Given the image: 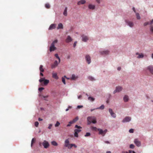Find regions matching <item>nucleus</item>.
Here are the masks:
<instances>
[{"label":"nucleus","instance_id":"obj_18","mask_svg":"<svg viewBox=\"0 0 153 153\" xmlns=\"http://www.w3.org/2000/svg\"><path fill=\"white\" fill-rule=\"evenodd\" d=\"M56 25L55 24H52L50 26L48 29L49 30H52L54 29L56 27Z\"/></svg>","mask_w":153,"mask_h":153},{"label":"nucleus","instance_id":"obj_4","mask_svg":"<svg viewBox=\"0 0 153 153\" xmlns=\"http://www.w3.org/2000/svg\"><path fill=\"white\" fill-rule=\"evenodd\" d=\"M42 145L43 146L44 148L45 149L48 148L49 146V144L48 142L45 140H44L42 143L41 142L39 143V145L40 146H41Z\"/></svg>","mask_w":153,"mask_h":153},{"label":"nucleus","instance_id":"obj_56","mask_svg":"<svg viewBox=\"0 0 153 153\" xmlns=\"http://www.w3.org/2000/svg\"><path fill=\"white\" fill-rule=\"evenodd\" d=\"M133 11L135 13H136V10H135L134 7L133 8Z\"/></svg>","mask_w":153,"mask_h":153},{"label":"nucleus","instance_id":"obj_6","mask_svg":"<svg viewBox=\"0 0 153 153\" xmlns=\"http://www.w3.org/2000/svg\"><path fill=\"white\" fill-rule=\"evenodd\" d=\"M131 117H126L125 118L122 120L123 123L128 122L131 120Z\"/></svg>","mask_w":153,"mask_h":153},{"label":"nucleus","instance_id":"obj_55","mask_svg":"<svg viewBox=\"0 0 153 153\" xmlns=\"http://www.w3.org/2000/svg\"><path fill=\"white\" fill-rule=\"evenodd\" d=\"M96 1L99 4L100 3V0H96Z\"/></svg>","mask_w":153,"mask_h":153},{"label":"nucleus","instance_id":"obj_44","mask_svg":"<svg viewBox=\"0 0 153 153\" xmlns=\"http://www.w3.org/2000/svg\"><path fill=\"white\" fill-rule=\"evenodd\" d=\"M39 123L38 122H36L35 123V125L36 127H38V125H39Z\"/></svg>","mask_w":153,"mask_h":153},{"label":"nucleus","instance_id":"obj_50","mask_svg":"<svg viewBox=\"0 0 153 153\" xmlns=\"http://www.w3.org/2000/svg\"><path fill=\"white\" fill-rule=\"evenodd\" d=\"M77 43V42H75L74 44V45H73V46L74 47V48L76 46V44Z\"/></svg>","mask_w":153,"mask_h":153},{"label":"nucleus","instance_id":"obj_42","mask_svg":"<svg viewBox=\"0 0 153 153\" xmlns=\"http://www.w3.org/2000/svg\"><path fill=\"white\" fill-rule=\"evenodd\" d=\"M75 132H74V136L75 137H78V133H77V132H76L75 131H74Z\"/></svg>","mask_w":153,"mask_h":153},{"label":"nucleus","instance_id":"obj_48","mask_svg":"<svg viewBox=\"0 0 153 153\" xmlns=\"http://www.w3.org/2000/svg\"><path fill=\"white\" fill-rule=\"evenodd\" d=\"M149 24H150V23H149V22H146L144 23V26H146Z\"/></svg>","mask_w":153,"mask_h":153},{"label":"nucleus","instance_id":"obj_13","mask_svg":"<svg viewBox=\"0 0 153 153\" xmlns=\"http://www.w3.org/2000/svg\"><path fill=\"white\" fill-rule=\"evenodd\" d=\"M109 111L112 117L114 118L116 117V115L115 113L113 112L112 109L110 108L109 109Z\"/></svg>","mask_w":153,"mask_h":153},{"label":"nucleus","instance_id":"obj_27","mask_svg":"<svg viewBox=\"0 0 153 153\" xmlns=\"http://www.w3.org/2000/svg\"><path fill=\"white\" fill-rule=\"evenodd\" d=\"M43 66L40 65L39 67V70L41 72H43L44 71V69L43 68Z\"/></svg>","mask_w":153,"mask_h":153},{"label":"nucleus","instance_id":"obj_40","mask_svg":"<svg viewBox=\"0 0 153 153\" xmlns=\"http://www.w3.org/2000/svg\"><path fill=\"white\" fill-rule=\"evenodd\" d=\"M91 134L90 133L87 132L86 133V134L85 135V137L89 136H90Z\"/></svg>","mask_w":153,"mask_h":153},{"label":"nucleus","instance_id":"obj_2","mask_svg":"<svg viewBox=\"0 0 153 153\" xmlns=\"http://www.w3.org/2000/svg\"><path fill=\"white\" fill-rule=\"evenodd\" d=\"M58 40L56 39L54 41L51 43V45L50 47V52L54 51L56 49V48L55 47V44L57 42Z\"/></svg>","mask_w":153,"mask_h":153},{"label":"nucleus","instance_id":"obj_9","mask_svg":"<svg viewBox=\"0 0 153 153\" xmlns=\"http://www.w3.org/2000/svg\"><path fill=\"white\" fill-rule=\"evenodd\" d=\"M69 141L68 139H66L65 141V146L66 147H68L69 149V147H70L71 144H69Z\"/></svg>","mask_w":153,"mask_h":153},{"label":"nucleus","instance_id":"obj_57","mask_svg":"<svg viewBox=\"0 0 153 153\" xmlns=\"http://www.w3.org/2000/svg\"><path fill=\"white\" fill-rule=\"evenodd\" d=\"M121 68L120 67H119L117 68V70L118 71H120L121 70Z\"/></svg>","mask_w":153,"mask_h":153},{"label":"nucleus","instance_id":"obj_51","mask_svg":"<svg viewBox=\"0 0 153 153\" xmlns=\"http://www.w3.org/2000/svg\"><path fill=\"white\" fill-rule=\"evenodd\" d=\"M74 123V121H73V120H72V121H70V122H69V124H73V123Z\"/></svg>","mask_w":153,"mask_h":153},{"label":"nucleus","instance_id":"obj_3","mask_svg":"<svg viewBox=\"0 0 153 153\" xmlns=\"http://www.w3.org/2000/svg\"><path fill=\"white\" fill-rule=\"evenodd\" d=\"M87 120L89 122V124L91 123H97L96 118L94 117H88L87 118Z\"/></svg>","mask_w":153,"mask_h":153},{"label":"nucleus","instance_id":"obj_21","mask_svg":"<svg viewBox=\"0 0 153 153\" xmlns=\"http://www.w3.org/2000/svg\"><path fill=\"white\" fill-rule=\"evenodd\" d=\"M52 77L56 79H58L59 78L57 76V73H52Z\"/></svg>","mask_w":153,"mask_h":153},{"label":"nucleus","instance_id":"obj_30","mask_svg":"<svg viewBox=\"0 0 153 153\" xmlns=\"http://www.w3.org/2000/svg\"><path fill=\"white\" fill-rule=\"evenodd\" d=\"M88 79L91 81H93L95 80V79L91 76H89L88 77Z\"/></svg>","mask_w":153,"mask_h":153},{"label":"nucleus","instance_id":"obj_1","mask_svg":"<svg viewBox=\"0 0 153 153\" xmlns=\"http://www.w3.org/2000/svg\"><path fill=\"white\" fill-rule=\"evenodd\" d=\"M91 128L92 130L94 131H96L98 130L99 131V134L103 136H105V134L107 131V129H105L103 131L102 129L100 128L97 129L95 127H92Z\"/></svg>","mask_w":153,"mask_h":153},{"label":"nucleus","instance_id":"obj_47","mask_svg":"<svg viewBox=\"0 0 153 153\" xmlns=\"http://www.w3.org/2000/svg\"><path fill=\"white\" fill-rule=\"evenodd\" d=\"M129 132L130 133H132L134 132V129H131L129 130Z\"/></svg>","mask_w":153,"mask_h":153},{"label":"nucleus","instance_id":"obj_54","mask_svg":"<svg viewBox=\"0 0 153 153\" xmlns=\"http://www.w3.org/2000/svg\"><path fill=\"white\" fill-rule=\"evenodd\" d=\"M38 120L39 121H42L43 120V119L40 118H39L38 119Z\"/></svg>","mask_w":153,"mask_h":153},{"label":"nucleus","instance_id":"obj_16","mask_svg":"<svg viewBox=\"0 0 153 153\" xmlns=\"http://www.w3.org/2000/svg\"><path fill=\"white\" fill-rule=\"evenodd\" d=\"M72 41V39L69 36H67V39H66L65 41L67 43H69Z\"/></svg>","mask_w":153,"mask_h":153},{"label":"nucleus","instance_id":"obj_23","mask_svg":"<svg viewBox=\"0 0 153 153\" xmlns=\"http://www.w3.org/2000/svg\"><path fill=\"white\" fill-rule=\"evenodd\" d=\"M88 8L89 9L93 10L95 8V6L94 5L90 4L88 5Z\"/></svg>","mask_w":153,"mask_h":153},{"label":"nucleus","instance_id":"obj_49","mask_svg":"<svg viewBox=\"0 0 153 153\" xmlns=\"http://www.w3.org/2000/svg\"><path fill=\"white\" fill-rule=\"evenodd\" d=\"M52 126V124H50L49 125V126L48 127V128L49 129H51V127Z\"/></svg>","mask_w":153,"mask_h":153},{"label":"nucleus","instance_id":"obj_8","mask_svg":"<svg viewBox=\"0 0 153 153\" xmlns=\"http://www.w3.org/2000/svg\"><path fill=\"white\" fill-rule=\"evenodd\" d=\"M122 89V87L120 86H117L115 90L114 91V94H115L117 92H119L121 91Z\"/></svg>","mask_w":153,"mask_h":153},{"label":"nucleus","instance_id":"obj_60","mask_svg":"<svg viewBox=\"0 0 153 153\" xmlns=\"http://www.w3.org/2000/svg\"><path fill=\"white\" fill-rule=\"evenodd\" d=\"M71 126V125L69 123V124H68L67 125V127H69V126Z\"/></svg>","mask_w":153,"mask_h":153},{"label":"nucleus","instance_id":"obj_39","mask_svg":"<svg viewBox=\"0 0 153 153\" xmlns=\"http://www.w3.org/2000/svg\"><path fill=\"white\" fill-rule=\"evenodd\" d=\"M81 131V130L79 129H76L74 130V131H75L78 133L80 132Z\"/></svg>","mask_w":153,"mask_h":153},{"label":"nucleus","instance_id":"obj_20","mask_svg":"<svg viewBox=\"0 0 153 153\" xmlns=\"http://www.w3.org/2000/svg\"><path fill=\"white\" fill-rule=\"evenodd\" d=\"M100 53L102 55H107L109 53V51H100Z\"/></svg>","mask_w":153,"mask_h":153},{"label":"nucleus","instance_id":"obj_37","mask_svg":"<svg viewBox=\"0 0 153 153\" xmlns=\"http://www.w3.org/2000/svg\"><path fill=\"white\" fill-rule=\"evenodd\" d=\"M88 100H90L91 101H93L94 100V99L91 97H88Z\"/></svg>","mask_w":153,"mask_h":153},{"label":"nucleus","instance_id":"obj_15","mask_svg":"<svg viewBox=\"0 0 153 153\" xmlns=\"http://www.w3.org/2000/svg\"><path fill=\"white\" fill-rule=\"evenodd\" d=\"M136 54L138 56H137V58L140 59L143 58L144 57V55L143 53H136Z\"/></svg>","mask_w":153,"mask_h":153},{"label":"nucleus","instance_id":"obj_5","mask_svg":"<svg viewBox=\"0 0 153 153\" xmlns=\"http://www.w3.org/2000/svg\"><path fill=\"white\" fill-rule=\"evenodd\" d=\"M39 81L41 83L43 82H44V84L45 85H47L49 82V80L47 79H45V78H41V79L39 80Z\"/></svg>","mask_w":153,"mask_h":153},{"label":"nucleus","instance_id":"obj_36","mask_svg":"<svg viewBox=\"0 0 153 153\" xmlns=\"http://www.w3.org/2000/svg\"><path fill=\"white\" fill-rule=\"evenodd\" d=\"M78 119H79V118H78V117H76L73 120L74 121V123L76 122V121H77L78 120Z\"/></svg>","mask_w":153,"mask_h":153},{"label":"nucleus","instance_id":"obj_53","mask_svg":"<svg viewBox=\"0 0 153 153\" xmlns=\"http://www.w3.org/2000/svg\"><path fill=\"white\" fill-rule=\"evenodd\" d=\"M153 24V19L150 22V24L151 25Z\"/></svg>","mask_w":153,"mask_h":153},{"label":"nucleus","instance_id":"obj_63","mask_svg":"<svg viewBox=\"0 0 153 153\" xmlns=\"http://www.w3.org/2000/svg\"><path fill=\"white\" fill-rule=\"evenodd\" d=\"M122 153H129V152H122Z\"/></svg>","mask_w":153,"mask_h":153},{"label":"nucleus","instance_id":"obj_29","mask_svg":"<svg viewBox=\"0 0 153 153\" xmlns=\"http://www.w3.org/2000/svg\"><path fill=\"white\" fill-rule=\"evenodd\" d=\"M36 140L35 138H33L32 139L31 144V147L32 146L33 144L35 142Z\"/></svg>","mask_w":153,"mask_h":153},{"label":"nucleus","instance_id":"obj_41","mask_svg":"<svg viewBox=\"0 0 153 153\" xmlns=\"http://www.w3.org/2000/svg\"><path fill=\"white\" fill-rule=\"evenodd\" d=\"M62 81L65 85L66 84V83L65 82V78L64 77L62 78Z\"/></svg>","mask_w":153,"mask_h":153},{"label":"nucleus","instance_id":"obj_26","mask_svg":"<svg viewBox=\"0 0 153 153\" xmlns=\"http://www.w3.org/2000/svg\"><path fill=\"white\" fill-rule=\"evenodd\" d=\"M67 7H65V8L64 11L63 13V15L65 16H66L67 15Z\"/></svg>","mask_w":153,"mask_h":153},{"label":"nucleus","instance_id":"obj_61","mask_svg":"<svg viewBox=\"0 0 153 153\" xmlns=\"http://www.w3.org/2000/svg\"><path fill=\"white\" fill-rule=\"evenodd\" d=\"M64 77H65V78H66L67 79H70V78H69L67 77L66 76H64Z\"/></svg>","mask_w":153,"mask_h":153},{"label":"nucleus","instance_id":"obj_34","mask_svg":"<svg viewBox=\"0 0 153 153\" xmlns=\"http://www.w3.org/2000/svg\"><path fill=\"white\" fill-rule=\"evenodd\" d=\"M45 7L49 9L50 8V6L49 4L47 3L45 4Z\"/></svg>","mask_w":153,"mask_h":153},{"label":"nucleus","instance_id":"obj_62","mask_svg":"<svg viewBox=\"0 0 153 153\" xmlns=\"http://www.w3.org/2000/svg\"><path fill=\"white\" fill-rule=\"evenodd\" d=\"M43 97L44 98H47L48 97V96H43Z\"/></svg>","mask_w":153,"mask_h":153},{"label":"nucleus","instance_id":"obj_43","mask_svg":"<svg viewBox=\"0 0 153 153\" xmlns=\"http://www.w3.org/2000/svg\"><path fill=\"white\" fill-rule=\"evenodd\" d=\"M134 147V145L132 144H131L130 146V148L131 149H133Z\"/></svg>","mask_w":153,"mask_h":153},{"label":"nucleus","instance_id":"obj_24","mask_svg":"<svg viewBox=\"0 0 153 153\" xmlns=\"http://www.w3.org/2000/svg\"><path fill=\"white\" fill-rule=\"evenodd\" d=\"M128 97L127 95H125L123 98V100L125 102H126L128 100Z\"/></svg>","mask_w":153,"mask_h":153},{"label":"nucleus","instance_id":"obj_14","mask_svg":"<svg viewBox=\"0 0 153 153\" xmlns=\"http://www.w3.org/2000/svg\"><path fill=\"white\" fill-rule=\"evenodd\" d=\"M59 63L56 60L53 64L51 65V68H55L57 66L58 64Z\"/></svg>","mask_w":153,"mask_h":153},{"label":"nucleus","instance_id":"obj_28","mask_svg":"<svg viewBox=\"0 0 153 153\" xmlns=\"http://www.w3.org/2000/svg\"><path fill=\"white\" fill-rule=\"evenodd\" d=\"M104 105H102L100 107L98 108H96V109H100L103 110L104 109Z\"/></svg>","mask_w":153,"mask_h":153},{"label":"nucleus","instance_id":"obj_31","mask_svg":"<svg viewBox=\"0 0 153 153\" xmlns=\"http://www.w3.org/2000/svg\"><path fill=\"white\" fill-rule=\"evenodd\" d=\"M51 144L54 146H57L58 145L57 143L55 141H53L51 142Z\"/></svg>","mask_w":153,"mask_h":153},{"label":"nucleus","instance_id":"obj_33","mask_svg":"<svg viewBox=\"0 0 153 153\" xmlns=\"http://www.w3.org/2000/svg\"><path fill=\"white\" fill-rule=\"evenodd\" d=\"M137 18L138 19H140V17L139 15V14L138 13H137L136 14Z\"/></svg>","mask_w":153,"mask_h":153},{"label":"nucleus","instance_id":"obj_32","mask_svg":"<svg viewBox=\"0 0 153 153\" xmlns=\"http://www.w3.org/2000/svg\"><path fill=\"white\" fill-rule=\"evenodd\" d=\"M55 56L57 59H59V63H60V59L58 56V54L57 53L55 54Z\"/></svg>","mask_w":153,"mask_h":153},{"label":"nucleus","instance_id":"obj_58","mask_svg":"<svg viewBox=\"0 0 153 153\" xmlns=\"http://www.w3.org/2000/svg\"><path fill=\"white\" fill-rule=\"evenodd\" d=\"M82 97V96H81V95H79V96L78 97V99H80V98H81V97Z\"/></svg>","mask_w":153,"mask_h":153},{"label":"nucleus","instance_id":"obj_12","mask_svg":"<svg viewBox=\"0 0 153 153\" xmlns=\"http://www.w3.org/2000/svg\"><path fill=\"white\" fill-rule=\"evenodd\" d=\"M82 41L84 42H86L88 39V36L83 35L82 36Z\"/></svg>","mask_w":153,"mask_h":153},{"label":"nucleus","instance_id":"obj_52","mask_svg":"<svg viewBox=\"0 0 153 153\" xmlns=\"http://www.w3.org/2000/svg\"><path fill=\"white\" fill-rule=\"evenodd\" d=\"M82 107H83V106H82V105H78L77 107V108H82Z\"/></svg>","mask_w":153,"mask_h":153},{"label":"nucleus","instance_id":"obj_46","mask_svg":"<svg viewBox=\"0 0 153 153\" xmlns=\"http://www.w3.org/2000/svg\"><path fill=\"white\" fill-rule=\"evenodd\" d=\"M75 128H77L78 129H80V128H82V127H80V126H78L77 125H75Z\"/></svg>","mask_w":153,"mask_h":153},{"label":"nucleus","instance_id":"obj_35","mask_svg":"<svg viewBox=\"0 0 153 153\" xmlns=\"http://www.w3.org/2000/svg\"><path fill=\"white\" fill-rule=\"evenodd\" d=\"M73 146H74L75 148L77 147V146L74 144H71L70 147H69V149H71Z\"/></svg>","mask_w":153,"mask_h":153},{"label":"nucleus","instance_id":"obj_19","mask_svg":"<svg viewBox=\"0 0 153 153\" xmlns=\"http://www.w3.org/2000/svg\"><path fill=\"white\" fill-rule=\"evenodd\" d=\"M86 1L85 0H81L77 2V4L78 5L84 4L85 3Z\"/></svg>","mask_w":153,"mask_h":153},{"label":"nucleus","instance_id":"obj_17","mask_svg":"<svg viewBox=\"0 0 153 153\" xmlns=\"http://www.w3.org/2000/svg\"><path fill=\"white\" fill-rule=\"evenodd\" d=\"M126 22L130 27H132L133 26L134 24L132 22L127 20H126Z\"/></svg>","mask_w":153,"mask_h":153},{"label":"nucleus","instance_id":"obj_64","mask_svg":"<svg viewBox=\"0 0 153 153\" xmlns=\"http://www.w3.org/2000/svg\"><path fill=\"white\" fill-rule=\"evenodd\" d=\"M106 153H111V152L110 151H107L106 152Z\"/></svg>","mask_w":153,"mask_h":153},{"label":"nucleus","instance_id":"obj_59","mask_svg":"<svg viewBox=\"0 0 153 153\" xmlns=\"http://www.w3.org/2000/svg\"><path fill=\"white\" fill-rule=\"evenodd\" d=\"M40 75L41 76H43V73H42V72H40Z\"/></svg>","mask_w":153,"mask_h":153},{"label":"nucleus","instance_id":"obj_38","mask_svg":"<svg viewBox=\"0 0 153 153\" xmlns=\"http://www.w3.org/2000/svg\"><path fill=\"white\" fill-rule=\"evenodd\" d=\"M60 123L58 121H57L55 125V127L58 126L60 125Z\"/></svg>","mask_w":153,"mask_h":153},{"label":"nucleus","instance_id":"obj_45","mask_svg":"<svg viewBox=\"0 0 153 153\" xmlns=\"http://www.w3.org/2000/svg\"><path fill=\"white\" fill-rule=\"evenodd\" d=\"M44 88L43 87L39 88V90L40 91H41L42 90H44Z\"/></svg>","mask_w":153,"mask_h":153},{"label":"nucleus","instance_id":"obj_22","mask_svg":"<svg viewBox=\"0 0 153 153\" xmlns=\"http://www.w3.org/2000/svg\"><path fill=\"white\" fill-rule=\"evenodd\" d=\"M63 25L61 23H59L58 25V26L57 27V29H63Z\"/></svg>","mask_w":153,"mask_h":153},{"label":"nucleus","instance_id":"obj_10","mask_svg":"<svg viewBox=\"0 0 153 153\" xmlns=\"http://www.w3.org/2000/svg\"><path fill=\"white\" fill-rule=\"evenodd\" d=\"M85 59L88 64H89L91 62V57L89 55H86L85 56Z\"/></svg>","mask_w":153,"mask_h":153},{"label":"nucleus","instance_id":"obj_25","mask_svg":"<svg viewBox=\"0 0 153 153\" xmlns=\"http://www.w3.org/2000/svg\"><path fill=\"white\" fill-rule=\"evenodd\" d=\"M78 78V77L74 74H73L71 79L72 80H75Z\"/></svg>","mask_w":153,"mask_h":153},{"label":"nucleus","instance_id":"obj_7","mask_svg":"<svg viewBox=\"0 0 153 153\" xmlns=\"http://www.w3.org/2000/svg\"><path fill=\"white\" fill-rule=\"evenodd\" d=\"M147 69L149 71L151 74H153V66H149L147 67Z\"/></svg>","mask_w":153,"mask_h":153},{"label":"nucleus","instance_id":"obj_11","mask_svg":"<svg viewBox=\"0 0 153 153\" xmlns=\"http://www.w3.org/2000/svg\"><path fill=\"white\" fill-rule=\"evenodd\" d=\"M134 143L136 145L139 147L141 145L140 142L137 139H135L134 140Z\"/></svg>","mask_w":153,"mask_h":153}]
</instances>
